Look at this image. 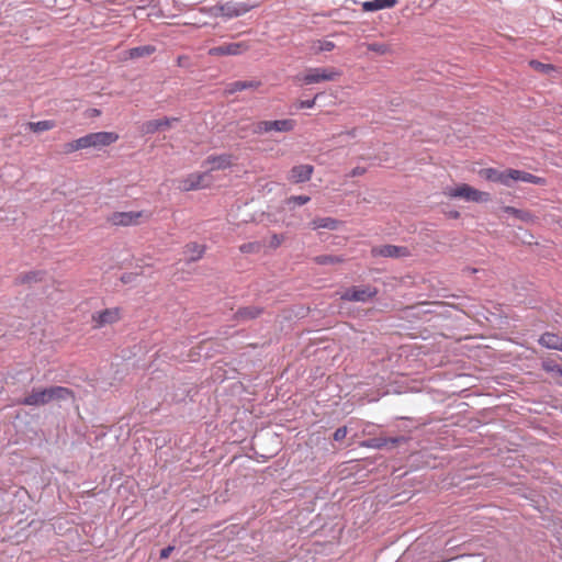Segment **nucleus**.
Wrapping results in <instances>:
<instances>
[{
  "label": "nucleus",
  "instance_id": "nucleus-4",
  "mask_svg": "<svg viewBox=\"0 0 562 562\" xmlns=\"http://www.w3.org/2000/svg\"><path fill=\"white\" fill-rule=\"evenodd\" d=\"M295 126L296 122L292 119L258 121L252 124L251 132L257 135H262L270 132L288 133L292 132Z\"/></svg>",
  "mask_w": 562,
  "mask_h": 562
},
{
  "label": "nucleus",
  "instance_id": "nucleus-32",
  "mask_svg": "<svg viewBox=\"0 0 562 562\" xmlns=\"http://www.w3.org/2000/svg\"><path fill=\"white\" fill-rule=\"evenodd\" d=\"M200 12L211 18H223L221 2L214 5L202 7L200 8Z\"/></svg>",
  "mask_w": 562,
  "mask_h": 562
},
{
  "label": "nucleus",
  "instance_id": "nucleus-9",
  "mask_svg": "<svg viewBox=\"0 0 562 562\" xmlns=\"http://www.w3.org/2000/svg\"><path fill=\"white\" fill-rule=\"evenodd\" d=\"M510 168L498 170L496 168H485L480 171V176L485 180L494 183H501L507 188H512Z\"/></svg>",
  "mask_w": 562,
  "mask_h": 562
},
{
  "label": "nucleus",
  "instance_id": "nucleus-29",
  "mask_svg": "<svg viewBox=\"0 0 562 562\" xmlns=\"http://www.w3.org/2000/svg\"><path fill=\"white\" fill-rule=\"evenodd\" d=\"M205 251V247L198 243H189L186 246V254L189 255V260L196 261L202 258Z\"/></svg>",
  "mask_w": 562,
  "mask_h": 562
},
{
  "label": "nucleus",
  "instance_id": "nucleus-45",
  "mask_svg": "<svg viewBox=\"0 0 562 562\" xmlns=\"http://www.w3.org/2000/svg\"><path fill=\"white\" fill-rule=\"evenodd\" d=\"M254 248V244L248 243L240 246L241 252H249Z\"/></svg>",
  "mask_w": 562,
  "mask_h": 562
},
{
  "label": "nucleus",
  "instance_id": "nucleus-18",
  "mask_svg": "<svg viewBox=\"0 0 562 562\" xmlns=\"http://www.w3.org/2000/svg\"><path fill=\"white\" fill-rule=\"evenodd\" d=\"M538 342L547 349L562 351V337L558 334L546 331L539 337Z\"/></svg>",
  "mask_w": 562,
  "mask_h": 562
},
{
  "label": "nucleus",
  "instance_id": "nucleus-5",
  "mask_svg": "<svg viewBox=\"0 0 562 562\" xmlns=\"http://www.w3.org/2000/svg\"><path fill=\"white\" fill-rule=\"evenodd\" d=\"M379 293V290L373 285L357 286L352 285L347 288L341 294L340 300L345 302H359L368 303L372 301Z\"/></svg>",
  "mask_w": 562,
  "mask_h": 562
},
{
  "label": "nucleus",
  "instance_id": "nucleus-27",
  "mask_svg": "<svg viewBox=\"0 0 562 562\" xmlns=\"http://www.w3.org/2000/svg\"><path fill=\"white\" fill-rule=\"evenodd\" d=\"M45 272L42 270H33L29 271L26 273L20 274L15 279L16 284H25V283H33L37 281H42Z\"/></svg>",
  "mask_w": 562,
  "mask_h": 562
},
{
  "label": "nucleus",
  "instance_id": "nucleus-41",
  "mask_svg": "<svg viewBox=\"0 0 562 562\" xmlns=\"http://www.w3.org/2000/svg\"><path fill=\"white\" fill-rule=\"evenodd\" d=\"M173 550H175V546H171V544L162 548L159 552V558L161 560L168 559L170 557V554L173 552Z\"/></svg>",
  "mask_w": 562,
  "mask_h": 562
},
{
  "label": "nucleus",
  "instance_id": "nucleus-35",
  "mask_svg": "<svg viewBox=\"0 0 562 562\" xmlns=\"http://www.w3.org/2000/svg\"><path fill=\"white\" fill-rule=\"evenodd\" d=\"M75 3V0H54V4L49 5L50 9H56V11H65L71 8Z\"/></svg>",
  "mask_w": 562,
  "mask_h": 562
},
{
  "label": "nucleus",
  "instance_id": "nucleus-40",
  "mask_svg": "<svg viewBox=\"0 0 562 562\" xmlns=\"http://www.w3.org/2000/svg\"><path fill=\"white\" fill-rule=\"evenodd\" d=\"M138 274L137 273H134V272H124L120 280L124 283V284H128V283H133L136 279H137Z\"/></svg>",
  "mask_w": 562,
  "mask_h": 562
},
{
  "label": "nucleus",
  "instance_id": "nucleus-42",
  "mask_svg": "<svg viewBox=\"0 0 562 562\" xmlns=\"http://www.w3.org/2000/svg\"><path fill=\"white\" fill-rule=\"evenodd\" d=\"M282 240L283 237L281 235L273 234L270 239V247L274 249L278 248L281 245Z\"/></svg>",
  "mask_w": 562,
  "mask_h": 562
},
{
  "label": "nucleus",
  "instance_id": "nucleus-3",
  "mask_svg": "<svg viewBox=\"0 0 562 562\" xmlns=\"http://www.w3.org/2000/svg\"><path fill=\"white\" fill-rule=\"evenodd\" d=\"M341 72L334 67L308 68L303 75L297 77L302 85H313L322 81H334Z\"/></svg>",
  "mask_w": 562,
  "mask_h": 562
},
{
  "label": "nucleus",
  "instance_id": "nucleus-12",
  "mask_svg": "<svg viewBox=\"0 0 562 562\" xmlns=\"http://www.w3.org/2000/svg\"><path fill=\"white\" fill-rule=\"evenodd\" d=\"M405 437H372L362 441L361 446L370 449L393 448L397 443L405 441Z\"/></svg>",
  "mask_w": 562,
  "mask_h": 562
},
{
  "label": "nucleus",
  "instance_id": "nucleus-15",
  "mask_svg": "<svg viewBox=\"0 0 562 562\" xmlns=\"http://www.w3.org/2000/svg\"><path fill=\"white\" fill-rule=\"evenodd\" d=\"M92 139V148L101 150L105 146H110L119 139V135L114 132H94L90 133Z\"/></svg>",
  "mask_w": 562,
  "mask_h": 562
},
{
  "label": "nucleus",
  "instance_id": "nucleus-43",
  "mask_svg": "<svg viewBox=\"0 0 562 562\" xmlns=\"http://www.w3.org/2000/svg\"><path fill=\"white\" fill-rule=\"evenodd\" d=\"M190 390H183L180 395L176 394L173 397V401L181 402L184 401V398L189 395Z\"/></svg>",
  "mask_w": 562,
  "mask_h": 562
},
{
  "label": "nucleus",
  "instance_id": "nucleus-11",
  "mask_svg": "<svg viewBox=\"0 0 562 562\" xmlns=\"http://www.w3.org/2000/svg\"><path fill=\"white\" fill-rule=\"evenodd\" d=\"M371 254L373 257L401 258L408 256L409 251L407 247L387 244L373 247Z\"/></svg>",
  "mask_w": 562,
  "mask_h": 562
},
{
  "label": "nucleus",
  "instance_id": "nucleus-14",
  "mask_svg": "<svg viewBox=\"0 0 562 562\" xmlns=\"http://www.w3.org/2000/svg\"><path fill=\"white\" fill-rule=\"evenodd\" d=\"M313 171L314 167L308 164L293 166L289 172L288 180L295 184L307 182Z\"/></svg>",
  "mask_w": 562,
  "mask_h": 562
},
{
  "label": "nucleus",
  "instance_id": "nucleus-2",
  "mask_svg": "<svg viewBox=\"0 0 562 562\" xmlns=\"http://www.w3.org/2000/svg\"><path fill=\"white\" fill-rule=\"evenodd\" d=\"M446 194L450 198H461L468 202L475 203H486L492 199L488 192L480 191L467 183H462L454 188H448Z\"/></svg>",
  "mask_w": 562,
  "mask_h": 562
},
{
  "label": "nucleus",
  "instance_id": "nucleus-13",
  "mask_svg": "<svg viewBox=\"0 0 562 562\" xmlns=\"http://www.w3.org/2000/svg\"><path fill=\"white\" fill-rule=\"evenodd\" d=\"M142 215V212L134 211L114 212L108 217V221L114 226H132L137 224Z\"/></svg>",
  "mask_w": 562,
  "mask_h": 562
},
{
  "label": "nucleus",
  "instance_id": "nucleus-48",
  "mask_svg": "<svg viewBox=\"0 0 562 562\" xmlns=\"http://www.w3.org/2000/svg\"><path fill=\"white\" fill-rule=\"evenodd\" d=\"M452 216H454V217L459 216V212L452 213Z\"/></svg>",
  "mask_w": 562,
  "mask_h": 562
},
{
  "label": "nucleus",
  "instance_id": "nucleus-31",
  "mask_svg": "<svg viewBox=\"0 0 562 562\" xmlns=\"http://www.w3.org/2000/svg\"><path fill=\"white\" fill-rule=\"evenodd\" d=\"M314 261L321 266L337 265L344 262V258L337 255H318L314 258Z\"/></svg>",
  "mask_w": 562,
  "mask_h": 562
},
{
  "label": "nucleus",
  "instance_id": "nucleus-17",
  "mask_svg": "<svg viewBox=\"0 0 562 562\" xmlns=\"http://www.w3.org/2000/svg\"><path fill=\"white\" fill-rule=\"evenodd\" d=\"M342 225V222L334 218V217H316L310 222V227L313 231L316 229H328V231H337Z\"/></svg>",
  "mask_w": 562,
  "mask_h": 562
},
{
  "label": "nucleus",
  "instance_id": "nucleus-39",
  "mask_svg": "<svg viewBox=\"0 0 562 562\" xmlns=\"http://www.w3.org/2000/svg\"><path fill=\"white\" fill-rule=\"evenodd\" d=\"M347 432H348V429H347V426H341V427H338L334 435H333V439L335 441H341L342 439L346 438L347 436Z\"/></svg>",
  "mask_w": 562,
  "mask_h": 562
},
{
  "label": "nucleus",
  "instance_id": "nucleus-46",
  "mask_svg": "<svg viewBox=\"0 0 562 562\" xmlns=\"http://www.w3.org/2000/svg\"><path fill=\"white\" fill-rule=\"evenodd\" d=\"M263 562H277V561H274V560H272V559H270V558H269V559H265V561H263Z\"/></svg>",
  "mask_w": 562,
  "mask_h": 562
},
{
  "label": "nucleus",
  "instance_id": "nucleus-7",
  "mask_svg": "<svg viewBox=\"0 0 562 562\" xmlns=\"http://www.w3.org/2000/svg\"><path fill=\"white\" fill-rule=\"evenodd\" d=\"M248 49V45L245 42H232L224 43L218 46L209 48L207 55L210 56H237L241 55Z\"/></svg>",
  "mask_w": 562,
  "mask_h": 562
},
{
  "label": "nucleus",
  "instance_id": "nucleus-33",
  "mask_svg": "<svg viewBox=\"0 0 562 562\" xmlns=\"http://www.w3.org/2000/svg\"><path fill=\"white\" fill-rule=\"evenodd\" d=\"M311 201V196L308 195H291L286 199V205L289 207L301 206Z\"/></svg>",
  "mask_w": 562,
  "mask_h": 562
},
{
  "label": "nucleus",
  "instance_id": "nucleus-6",
  "mask_svg": "<svg viewBox=\"0 0 562 562\" xmlns=\"http://www.w3.org/2000/svg\"><path fill=\"white\" fill-rule=\"evenodd\" d=\"M221 5L223 18L226 20L245 15L256 7L255 4H250L247 1L239 0H228L226 2H221Z\"/></svg>",
  "mask_w": 562,
  "mask_h": 562
},
{
  "label": "nucleus",
  "instance_id": "nucleus-19",
  "mask_svg": "<svg viewBox=\"0 0 562 562\" xmlns=\"http://www.w3.org/2000/svg\"><path fill=\"white\" fill-rule=\"evenodd\" d=\"M87 148H92V139H91L90 133L86 134L77 139H74L71 142H68L64 146V150L67 154H70V153H74V151H77L80 149H87Z\"/></svg>",
  "mask_w": 562,
  "mask_h": 562
},
{
  "label": "nucleus",
  "instance_id": "nucleus-24",
  "mask_svg": "<svg viewBox=\"0 0 562 562\" xmlns=\"http://www.w3.org/2000/svg\"><path fill=\"white\" fill-rule=\"evenodd\" d=\"M396 3L397 0H371L363 2L362 9L366 12H374L383 9L393 8Z\"/></svg>",
  "mask_w": 562,
  "mask_h": 562
},
{
  "label": "nucleus",
  "instance_id": "nucleus-10",
  "mask_svg": "<svg viewBox=\"0 0 562 562\" xmlns=\"http://www.w3.org/2000/svg\"><path fill=\"white\" fill-rule=\"evenodd\" d=\"M177 122H179V117L175 116H164L162 119L149 120L143 123L142 131L144 134L153 135L171 127V125Z\"/></svg>",
  "mask_w": 562,
  "mask_h": 562
},
{
  "label": "nucleus",
  "instance_id": "nucleus-20",
  "mask_svg": "<svg viewBox=\"0 0 562 562\" xmlns=\"http://www.w3.org/2000/svg\"><path fill=\"white\" fill-rule=\"evenodd\" d=\"M212 170H224L232 166V156L228 154L211 155L205 160Z\"/></svg>",
  "mask_w": 562,
  "mask_h": 562
},
{
  "label": "nucleus",
  "instance_id": "nucleus-37",
  "mask_svg": "<svg viewBox=\"0 0 562 562\" xmlns=\"http://www.w3.org/2000/svg\"><path fill=\"white\" fill-rule=\"evenodd\" d=\"M368 48H369V50L378 53L380 55H384L389 50L387 45H385L383 43H372L369 45Z\"/></svg>",
  "mask_w": 562,
  "mask_h": 562
},
{
  "label": "nucleus",
  "instance_id": "nucleus-21",
  "mask_svg": "<svg viewBox=\"0 0 562 562\" xmlns=\"http://www.w3.org/2000/svg\"><path fill=\"white\" fill-rule=\"evenodd\" d=\"M263 310L258 306H245L240 307L234 314V321L236 322H246L250 319H255L262 314Z\"/></svg>",
  "mask_w": 562,
  "mask_h": 562
},
{
  "label": "nucleus",
  "instance_id": "nucleus-30",
  "mask_svg": "<svg viewBox=\"0 0 562 562\" xmlns=\"http://www.w3.org/2000/svg\"><path fill=\"white\" fill-rule=\"evenodd\" d=\"M541 368L543 371L551 373L553 375H559L562 378V367L558 364L553 359H544L541 361Z\"/></svg>",
  "mask_w": 562,
  "mask_h": 562
},
{
  "label": "nucleus",
  "instance_id": "nucleus-22",
  "mask_svg": "<svg viewBox=\"0 0 562 562\" xmlns=\"http://www.w3.org/2000/svg\"><path fill=\"white\" fill-rule=\"evenodd\" d=\"M260 85L258 80H236L227 83L225 91L228 94H234L243 90L257 89Z\"/></svg>",
  "mask_w": 562,
  "mask_h": 562
},
{
  "label": "nucleus",
  "instance_id": "nucleus-34",
  "mask_svg": "<svg viewBox=\"0 0 562 562\" xmlns=\"http://www.w3.org/2000/svg\"><path fill=\"white\" fill-rule=\"evenodd\" d=\"M322 95V93H316L314 95V98L312 99H307V100H301L299 101L296 104H295V109L296 110H302V109H312L315 106L316 104V100Z\"/></svg>",
  "mask_w": 562,
  "mask_h": 562
},
{
  "label": "nucleus",
  "instance_id": "nucleus-25",
  "mask_svg": "<svg viewBox=\"0 0 562 562\" xmlns=\"http://www.w3.org/2000/svg\"><path fill=\"white\" fill-rule=\"evenodd\" d=\"M156 49L157 48L155 45L147 44V45L132 47L126 52V54H127L128 58L136 59V58L150 56L151 54H154L156 52Z\"/></svg>",
  "mask_w": 562,
  "mask_h": 562
},
{
  "label": "nucleus",
  "instance_id": "nucleus-44",
  "mask_svg": "<svg viewBox=\"0 0 562 562\" xmlns=\"http://www.w3.org/2000/svg\"><path fill=\"white\" fill-rule=\"evenodd\" d=\"M366 172V168L363 167H356L351 170V176L353 177H357V176H361Z\"/></svg>",
  "mask_w": 562,
  "mask_h": 562
},
{
  "label": "nucleus",
  "instance_id": "nucleus-36",
  "mask_svg": "<svg viewBox=\"0 0 562 562\" xmlns=\"http://www.w3.org/2000/svg\"><path fill=\"white\" fill-rule=\"evenodd\" d=\"M530 65L532 68L540 70L544 74H548L549 71L553 70V66L551 64H543L539 60H531Z\"/></svg>",
  "mask_w": 562,
  "mask_h": 562
},
{
  "label": "nucleus",
  "instance_id": "nucleus-1",
  "mask_svg": "<svg viewBox=\"0 0 562 562\" xmlns=\"http://www.w3.org/2000/svg\"><path fill=\"white\" fill-rule=\"evenodd\" d=\"M75 401V392L66 386L49 385L46 387L34 386L24 397L18 401L23 406L40 407L53 402Z\"/></svg>",
  "mask_w": 562,
  "mask_h": 562
},
{
  "label": "nucleus",
  "instance_id": "nucleus-26",
  "mask_svg": "<svg viewBox=\"0 0 562 562\" xmlns=\"http://www.w3.org/2000/svg\"><path fill=\"white\" fill-rule=\"evenodd\" d=\"M204 173H192L188 178L182 181V189L184 191H193L198 189H202L205 186L202 183L204 179Z\"/></svg>",
  "mask_w": 562,
  "mask_h": 562
},
{
  "label": "nucleus",
  "instance_id": "nucleus-23",
  "mask_svg": "<svg viewBox=\"0 0 562 562\" xmlns=\"http://www.w3.org/2000/svg\"><path fill=\"white\" fill-rule=\"evenodd\" d=\"M502 211L505 213V214H508L524 223H531L533 220H535V216L531 212L529 211H526V210H521V209H517V207H514V206H503L502 207Z\"/></svg>",
  "mask_w": 562,
  "mask_h": 562
},
{
  "label": "nucleus",
  "instance_id": "nucleus-8",
  "mask_svg": "<svg viewBox=\"0 0 562 562\" xmlns=\"http://www.w3.org/2000/svg\"><path fill=\"white\" fill-rule=\"evenodd\" d=\"M121 319V308L112 307L99 311L92 314V322L94 328H102L106 325H112Z\"/></svg>",
  "mask_w": 562,
  "mask_h": 562
},
{
  "label": "nucleus",
  "instance_id": "nucleus-28",
  "mask_svg": "<svg viewBox=\"0 0 562 562\" xmlns=\"http://www.w3.org/2000/svg\"><path fill=\"white\" fill-rule=\"evenodd\" d=\"M27 130L33 133H42L45 131H49L56 126V122L54 120H43L37 122H29Z\"/></svg>",
  "mask_w": 562,
  "mask_h": 562
},
{
  "label": "nucleus",
  "instance_id": "nucleus-16",
  "mask_svg": "<svg viewBox=\"0 0 562 562\" xmlns=\"http://www.w3.org/2000/svg\"><path fill=\"white\" fill-rule=\"evenodd\" d=\"M510 180L512 184L516 181H521L526 183H532L536 186H544L547 184V179L543 177L536 176L533 173L527 172L525 170L512 169L510 168Z\"/></svg>",
  "mask_w": 562,
  "mask_h": 562
},
{
  "label": "nucleus",
  "instance_id": "nucleus-47",
  "mask_svg": "<svg viewBox=\"0 0 562 562\" xmlns=\"http://www.w3.org/2000/svg\"><path fill=\"white\" fill-rule=\"evenodd\" d=\"M452 216H454V217L459 216V212L452 213Z\"/></svg>",
  "mask_w": 562,
  "mask_h": 562
},
{
  "label": "nucleus",
  "instance_id": "nucleus-38",
  "mask_svg": "<svg viewBox=\"0 0 562 562\" xmlns=\"http://www.w3.org/2000/svg\"><path fill=\"white\" fill-rule=\"evenodd\" d=\"M335 48V43L328 40L318 41L317 50L331 52Z\"/></svg>",
  "mask_w": 562,
  "mask_h": 562
}]
</instances>
